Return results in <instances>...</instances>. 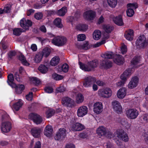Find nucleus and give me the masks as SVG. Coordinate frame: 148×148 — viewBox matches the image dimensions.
<instances>
[{"mask_svg": "<svg viewBox=\"0 0 148 148\" xmlns=\"http://www.w3.org/2000/svg\"><path fill=\"white\" fill-rule=\"evenodd\" d=\"M28 109L30 111H34L35 110L36 108L34 104H32L30 106L28 107Z\"/></svg>", "mask_w": 148, "mask_h": 148, "instance_id": "obj_64", "label": "nucleus"}, {"mask_svg": "<svg viewBox=\"0 0 148 148\" xmlns=\"http://www.w3.org/2000/svg\"><path fill=\"white\" fill-rule=\"evenodd\" d=\"M23 103L21 99L14 103L12 106L13 108L16 111H18L22 106Z\"/></svg>", "mask_w": 148, "mask_h": 148, "instance_id": "obj_33", "label": "nucleus"}, {"mask_svg": "<svg viewBox=\"0 0 148 148\" xmlns=\"http://www.w3.org/2000/svg\"><path fill=\"white\" fill-rule=\"evenodd\" d=\"M103 29L107 33H110L114 29V28L113 26L109 25H104L103 26Z\"/></svg>", "mask_w": 148, "mask_h": 148, "instance_id": "obj_41", "label": "nucleus"}, {"mask_svg": "<svg viewBox=\"0 0 148 148\" xmlns=\"http://www.w3.org/2000/svg\"><path fill=\"white\" fill-rule=\"evenodd\" d=\"M53 131L52 126L50 125H47L45 128L44 131V134L47 136H50L52 134Z\"/></svg>", "mask_w": 148, "mask_h": 148, "instance_id": "obj_26", "label": "nucleus"}, {"mask_svg": "<svg viewBox=\"0 0 148 148\" xmlns=\"http://www.w3.org/2000/svg\"><path fill=\"white\" fill-rule=\"evenodd\" d=\"M131 73V70L130 69L126 70L120 76V78L122 80L126 81L127 77L130 75Z\"/></svg>", "mask_w": 148, "mask_h": 148, "instance_id": "obj_27", "label": "nucleus"}, {"mask_svg": "<svg viewBox=\"0 0 148 148\" xmlns=\"http://www.w3.org/2000/svg\"><path fill=\"white\" fill-rule=\"evenodd\" d=\"M98 93L101 96L105 98H108L111 96L112 91L110 88H106L99 90Z\"/></svg>", "mask_w": 148, "mask_h": 148, "instance_id": "obj_9", "label": "nucleus"}, {"mask_svg": "<svg viewBox=\"0 0 148 148\" xmlns=\"http://www.w3.org/2000/svg\"><path fill=\"white\" fill-rule=\"evenodd\" d=\"M60 58L58 56H56L53 58L51 60L50 64L53 66H56L58 65L59 62Z\"/></svg>", "mask_w": 148, "mask_h": 148, "instance_id": "obj_34", "label": "nucleus"}, {"mask_svg": "<svg viewBox=\"0 0 148 148\" xmlns=\"http://www.w3.org/2000/svg\"><path fill=\"white\" fill-rule=\"evenodd\" d=\"M88 27L87 24H79L76 26V28L77 30L83 32L87 31Z\"/></svg>", "mask_w": 148, "mask_h": 148, "instance_id": "obj_29", "label": "nucleus"}, {"mask_svg": "<svg viewBox=\"0 0 148 148\" xmlns=\"http://www.w3.org/2000/svg\"><path fill=\"white\" fill-rule=\"evenodd\" d=\"M96 133L99 137L105 136L107 133L106 128L103 126L99 127L96 130Z\"/></svg>", "mask_w": 148, "mask_h": 148, "instance_id": "obj_24", "label": "nucleus"}, {"mask_svg": "<svg viewBox=\"0 0 148 148\" xmlns=\"http://www.w3.org/2000/svg\"><path fill=\"white\" fill-rule=\"evenodd\" d=\"M121 53L123 54L126 53L127 52V46L124 45L122 46L121 49Z\"/></svg>", "mask_w": 148, "mask_h": 148, "instance_id": "obj_61", "label": "nucleus"}, {"mask_svg": "<svg viewBox=\"0 0 148 148\" xmlns=\"http://www.w3.org/2000/svg\"><path fill=\"white\" fill-rule=\"evenodd\" d=\"M126 88L125 87L120 89L118 91L117 94L118 97L120 99H123L126 95Z\"/></svg>", "mask_w": 148, "mask_h": 148, "instance_id": "obj_25", "label": "nucleus"}, {"mask_svg": "<svg viewBox=\"0 0 148 148\" xmlns=\"http://www.w3.org/2000/svg\"><path fill=\"white\" fill-rule=\"evenodd\" d=\"M16 53L14 51H11L8 54V57L9 58L11 59L12 57L16 55Z\"/></svg>", "mask_w": 148, "mask_h": 148, "instance_id": "obj_62", "label": "nucleus"}, {"mask_svg": "<svg viewBox=\"0 0 148 148\" xmlns=\"http://www.w3.org/2000/svg\"><path fill=\"white\" fill-rule=\"evenodd\" d=\"M11 128V123L9 122H5L2 123L1 126V130L3 132L7 133L9 132Z\"/></svg>", "mask_w": 148, "mask_h": 148, "instance_id": "obj_14", "label": "nucleus"}, {"mask_svg": "<svg viewBox=\"0 0 148 148\" xmlns=\"http://www.w3.org/2000/svg\"><path fill=\"white\" fill-rule=\"evenodd\" d=\"M112 105L114 110L117 113L121 112H122V107L120 103L118 101H113L112 103Z\"/></svg>", "mask_w": 148, "mask_h": 148, "instance_id": "obj_21", "label": "nucleus"}, {"mask_svg": "<svg viewBox=\"0 0 148 148\" xmlns=\"http://www.w3.org/2000/svg\"><path fill=\"white\" fill-rule=\"evenodd\" d=\"M29 116L32 119L34 122L37 124H40L42 121V119L39 115L34 113L30 114Z\"/></svg>", "mask_w": 148, "mask_h": 148, "instance_id": "obj_13", "label": "nucleus"}, {"mask_svg": "<svg viewBox=\"0 0 148 148\" xmlns=\"http://www.w3.org/2000/svg\"><path fill=\"white\" fill-rule=\"evenodd\" d=\"M54 25L58 28H61L63 26L62 23V20L59 18H57L53 21Z\"/></svg>", "mask_w": 148, "mask_h": 148, "instance_id": "obj_39", "label": "nucleus"}, {"mask_svg": "<svg viewBox=\"0 0 148 148\" xmlns=\"http://www.w3.org/2000/svg\"><path fill=\"white\" fill-rule=\"evenodd\" d=\"M43 56L41 53H38L35 56L34 58V61L36 63H39L42 60Z\"/></svg>", "mask_w": 148, "mask_h": 148, "instance_id": "obj_46", "label": "nucleus"}, {"mask_svg": "<svg viewBox=\"0 0 148 148\" xmlns=\"http://www.w3.org/2000/svg\"><path fill=\"white\" fill-rule=\"evenodd\" d=\"M25 30L20 28H14L13 30V34L16 36H19L22 32H25Z\"/></svg>", "mask_w": 148, "mask_h": 148, "instance_id": "obj_42", "label": "nucleus"}, {"mask_svg": "<svg viewBox=\"0 0 148 148\" xmlns=\"http://www.w3.org/2000/svg\"><path fill=\"white\" fill-rule=\"evenodd\" d=\"M62 103L64 106L71 108L74 107L75 105V101L67 97H64L62 98Z\"/></svg>", "mask_w": 148, "mask_h": 148, "instance_id": "obj_5", "label": "nucleus"}, {"mask_svg": "<svg viewBox=\"0 0 148 148\" xmlns=\"http://www.w3.org/2000/svg\"><path fill=\"white\" fill-rule=\"evenodd\" d=\"M127 8H131L133 9H136L138 8V5L136 3H129L127 5Z\"/></svg>", "mask_w": 148, "mask_h": 148, "instance_id": "obj_50", "label": "nucleus"}, {"mask_svg": "<svg viewBox=\"0 0 148 148\" xmlns=\"http://www.w3.org/2000/svg\"><path fill=\"white\" fill-rule=\"evenodd\" d=\"M106 43L105 40H102L100 42H98L96 43V44L94 45V47H98L101 45L105 44Z\"/></svg>", "mask_w": 148, "mask_h": 148, "instance_id": "obj_60", "label": "nucleus"}, {"mask_svg": "<svg viewBox=\"0 0 148 148\" xmlns=\"http://www.w3.org/2000/svg\"><path fill=\"white\" fill-rule=\"evenodd\" d=\"M140 60V57L139 56H135L131 61V63L132 65H133L134 67H138V66L136 65L139 63Z\"/></svg>", "mask_w": 148, "mask_h": 148, "instance_id": "obj_31", "label": "nucleus"}, {"mask_svg": "<svg viewBox=\"0 0 148 148\" xmlns=\"http://www.w3.org/2000/svg\"><path fill=\"white\" fill-rule=\"evenodd\" d=\"M73 131H79L85 129V126L79 123H75L73 124L71 127Z\"/></svg>", "mask_w": 148, "mask_h": 148, "instance_id": "obj_17", "label": "nucleus"}, {"mask_svg": "<svg viewBox=\"0 0 148 148\" xmlns=\"http://www.w3.org/2000/svg\"><path fill=\"white\" fill-rule=\"evenodd\" d=\"M41 132V129L38 127L32 128L31 130V133L32 136L35 138H39Z\"/></svg>", "mask_w": 148, "mask_h": 148, "instance_id": "obj_16", "label": "nucleus"}, {"mask_svg": "<svg viewBox=\"0 0 148 148\" xmlns=\"http://www.w3.org/2000/svg\"><path fill=\"white\" fill-rule=\"evenodd\" d=\"M113 61L115 63L120 65L123 64L125 62V59L121 55L118 54L114 57Z\"/></svg>", "mask_w": 148, "mask_h": 148, "instance_id": "obj_20", "label": "nucleus"}, {"mask_svg": "<svg viewBox=\"0 0 148 148\" xmlns=\"http://www.w3.org/2000/svg\"><path fill=\"white\" fill-rule=\"evenodd\" d=\"M82 48L84 50H87L89 49L90 47L88 42H86L84 44L82 47Z\"/></svg>", "mask_w": 148, "mask_h": 148, "instance_id": "obj_57", "label": "nucleus"}, {"mask_svg": "<svg viewBox=\"0 0 148 148\" xmlns=\"http://www.w3.org/2000/svg\"><path fill=\"white\" fill-rule=\"evenodd\" d=\"M112 62L111 61L107 60H102L100 63L101 67L105 69H108L112 66Z\"/></svg>", "mask_w": 148, "mask_h": 148, "instance_id": "obj_18", "label": "nucleus"}, {"mask_svg": "<svg viewBox=\"0 0 148 148\" xmlns=\"http://www.w3.org/2000/svg\"><path fill=\"white\" fill-rule=\"evenodd\" d=\"M12 88H15V91L17 94H21L24 90L25 86L21 84L18 85L16 84V86L12 87Z\"/></svg>", "mask_w": 148, "mask_h": 148, "instance_id": "obj_28", "label": "nucleus"}, {"mask_svg": "<svg viewBox=\"0 0 148 148\" xmlns=\"http://www.w3.org/2000/svg\"><path fill=\"white\" fill-rule=\"evenodd\" d=\"M55 112V110L52 108H49L46 112V117L47 118H49L53 116Z\"/></svg>", "mask_w": 148, "mask_h": 148, "instance_id": "obj_36", "label": "nucleus"}, {"mask_svg": "<svg viewBox=\"0 0 148 148\" xmlns=\"http://www.w3.org/2000/svg\"><path fill=\"white\" fill-rule=\"evenodd\" d=\"M51 52V49L48 47H46L43 49L42 52L41 53L42 54L43 56L47 58Z\"/></svg>", "mask_w": 148, "mask_h": 148, "instance_id": "obj_40", "label": "nucleus"}, {"mask_svg": "<svg viewBox=\"0 0 148 148\" xmlns=\"http://www.w3.org/2000/svg\"><path fill=\"white\" fill-rule=\"evenodd\" d=\"M96 12L92 10H89L84 12L83 14L84 18L88 21L93 20L96 16Z\"/></svg>", "mask_w": 148, "mask_h": 148, "instance_id": "obj_11", "label": "nucleus"}, {"mask_svg": "<svg viewBox=\"0 0 148 148\" xmlns=\"http://www.w3.org/2000/svg\"><path fill=\"white\" fill-rule=\"evenodd\" d=\"M79 136L82 139L87 138L88 137V134L86 132H83L79 134Z\"/></svg>", "mask_w": 148, "mask_h": 148, "instance_id": "obj_51", "label": "nucleus"}, {"mask_svg": "<svg viewBox=\"0 0 148 148\" xmlns=\"http://www.w3.org/2000/svg\"><path fill=\"white\" fill-rule=\"evenodd\" d=\"M67 11V8L66 7H62L61 9L58 10L57 14L60 16H64Z\"/></svg>", "mask_w": 148, "mask_h": 148, "instance_id": "obj_37", "label": "nucleus"}, {"mask_svg": "<svg viewBox=\"0 0 148 148\" xmlns=\"http://www.w3.org/2000/svg\"><path fill=\"white\" fill-rule=\"evenodd\" d=\"M104 58L106 59H112L115 57V55L113 52L111 51H108L106 52L104 55Z\"/></svg>", "mask_w": 148, "mask_h": 148, "instance_id": "obj_43", "label": "nucleus"}, {"mask_svg": "<svg viewBox=\"0 0 148 148\" xmlns=\"http://www.w3.org/2000/svg\"><path fill=\"white\" fill-rule=\"evenodd\" d=\"M103 105L101 102H97L94 105L93 111L97 114H100L102 111Z\"/></svg>", "mask_w": 148, "mask_h": 148, "instance_id": "obj_19", "label": "nucleus"}, {"mask_svg": "<svg viewBox=\"0 0 148 148\" xmlns=\"http://www.w3.org/2000/svg\"><path fill=\"white\" fill-rule=\"evenodd\" d=\"M126 13L127 16L131 17L134 15V9L131 8H128L126 11Z\"/></svg>", "mask_w": 148, "mask_h": 148, "instance_id": "obj_48", "label": "nucleus"}, {"mask_svg": "<svg viewBox=\"0 0 148 148\" xmlns=\"http://www.w3.org/2000/svg\"><path fill=\"white\" fill-rule=\"evenodd\" d=\"M69 65L66 63L63 64L61 67V69L62 71L64 73H66L69 70Z\"/></svg>", "mask_w": 148, "mask_h": 148, "instance_id": "obj_49", "label": "nucleus"}, {"mask_svg": "<svg viewBox=\"0 0 148 148\" xmlns=\"http://www.w3.org/2000/svg\"><path fill=\"white\" fill-rule=\"evenodd\" d=\"M80 68L85 71H90L93 70L98 65V61L96 60H93L88 62L86 64H84L80 62H79Z\"/></svg>", "mask_w": 148, "mask_h": 148, "instance_id": "obj_1", "label": "nucleus"}, {"mask_svg": "<svg viewBox=\"0 0 148 148\" xmlns=\"http://www.w3.org/2000/svg\"><path fill=\"white\" fill-rule=\"evenodd\" d=\"M66 135V130L63 128H60L56 133L54 138L56 140H59L65 138Z\"/></svg>", "mask_w": 148, "mask_h": 148, "instance_id": "obj_12", "label": "nucleus"}, {"mask_svg": "<svg viewBox=\"0 0 148 148\" xmlns=\"http://www.w3.org/2000/svg\"><path fill=\"white\" fill-rule=\"evenodd\" d=\"M32 21L30 20H27V21L25 18H23L20 21V25L21 27L25 30L29 29V27L32 25Z\"/></svg>", "mask_w": 148, "mask_h": 148, "instance_id": "obj_10", "label": "nucleus"}, {"mask_svg": "<svg viewBox=\"0 0 148 148\" xmlns=\"http://www.w3.org/2000/svg\"><path fill=\"white\" fill-rule=\"evenodd\" d=\"M18 59L24 65H27L29 64L25 56L22 53L18 56Z\"/></svg>", "mask_w": 148, "mask_h": 148, "instance_id": "obj_32", "label": "nucleus"}, {"mask_svg": "<svg viewBox=\"0 0 148 148\" xmlns=\"http://www.w3.org/2000/svg\"><path fill=\"white\" fill-rule=\"evenodd\" d=\"M66 89L63 86H60L59 87L56 89V92L57 93L62 92L64 91Z\"/></svg>", "mask_w": 148, "mask_h": 148, "instance_id": "obj_55", "label": "nucleus"}, {"mask_svg": "<svg viewBox=\"0 0 148 148\" xmlns=\"http://www.w3.org/2000/svg\"><path fill=\"white\" fill-rule=\"evenodd\" d=\"M76 99L77 103H80L83 101L84 97L81 93H79L77 95Z\"/></svg>", "mask_w": 148, "mask_h": 148, "instance_id": "obj_44", "label": "nucleus"}, {"mask_svg": "<svg viewBox=\"0 0 148 148\" xmlns=\"http://www.w3.org/2000/svg\"><path fill=\"white\" fill-rule=\"evenodd\" d=\"M138 79L137 76L133 77L128 85V87L130 89L135 87L138 85Z\"/></svg>", "mask_w": 148, "mask_h": 148, "instance_id": "obj_23", "label": "nucleus"}, {"mask_svg": "<svg viewBox=\"0 0 148 148\" xmlns=\"http://www.w3.org/2000/svg\"><path fill=\"white\" fill-rule=\"evenodd\" d=\"M134 36V32L133 30L129 29L126 31L125 33L124 36L126 39L131 41L133 40Z\"/></svg>", "mask_w": 148, "mask_h": 148, "instance_id": "obj_22", "label": "nucleus"}, {"mask_svg": "<svg viewBox=\"0 0 148 148\" xmlns=\"http://www.w3.org/2000/svg\"><path fill=\"white\" fill-rule=\"evenodd\" d=\"M137 48L144 49L148 45V40H147L145 36L141 35L138 37L136 42Z\"/></svg>", "mask_w": 148, "mask_h": 148, "instance_id": "obj_2", "label": "nucleus"}, {"mask_svg": "<svg viewBox=\"0 0 148 148\" xmlns=\"http://www.w3.org/2000/svg\"><path fill=\"white\" fill-rule=\"evenodd\" d=\"M88 111V108L86 106H81L77 110V115L79 117H82L87 113Z\"/></svg>", "mask_w": 148, "mask_h": 148, "instance_id": "obj_15", "label": "nucleus"}, {"mask_svg": "<svg viewBox=\"0 0 148 148\" xmlns=\"http://www.w3.org/2000/svg\"><path fill=\"white\" fill-rule=\"evenodd\" d=\"M11 6L9 5H6L5 6L4 8V12L8 13L10 12L11 10Z\"/></svg>", "mask_w": 148, "mask_h": 148, "instance_id": "obj_54", "label": "nucleus"}, {"mask_svg": "<svg viewBox=\"0 0 148 148\" xmlns=\"http://www.w3.org/2000/svg\"><path fill=\"white\" fill-rule=\"evenodd\" d=\"M109 5L112 8H114L117 5L118 0H107Z\"/></svg>", "mask_w": 148, "mask_h": 148, "instance_id": "obj_45", "label": "nucleus"}, {"mask_svg": "<svg viewBox=\"0 0 148 148\" xmlns=\"http://www.w3.org/2000/svg\"><path fill=\"white\" fill-rule=\"evenodd\" d=\"M31 80L34 82L36 86H37L40 83V80L36 77H32L31 78Z\"/></svg>", "mask_w": 148, "mask_h": 148, "instance_id": "obj_53", "label": "nucleus"}, {"mask_svg": "<svg viewBox=\"0 0 148 148\" xmlns=\"http://www.w3.org/2000/svg\"><path fill=\"white\" fill-rule=\"evenodd\" d=\"M35 18L38 20H39L42 18L43 14L41 12H38L36 13L34 15Z\"/></svg>", "mask_w": 148, "mask_h": 148, "instance_id": "obj_56", "label": "nucleus"}, {"mask_svg": "<svg viewBox=\"0 0 148 148\" xmlns=\"http://www.w3.org/2000/svg\"><path fill=\"white\" fill-rule=\"evenodd\" d=\"M86 35L83 34H79L77 37V40L78 41H83L86 39Z\"/></svg>", "mask_w": 148, "mask_h": 148, "instance_id": "obj_52", "label": "nucleus"}, {"mask_svg": "<svg viewBox=\"0 0 148 148\" xmlns=\"http://www.w3.org/2000/svg\"><path fill=\"white\" fill-rule=\"evenodd\" d=\"M64 148H75V146L73 144L69 143L65 145Z\"/></svg>", "mask_w": 148, "mask_h": 148, "instance_id": "obj_63", "label": "nucleus"}, {"mask_svg": "<svg viewBox=\"0 0 148 148\" xmlns=\"http://www.w3.org/2000/svg\"><path fill=\"white\" fill-rule=\"evenodd\" d=\"M45 91L46 92L50 93L53 91V89L50 86H47L45 88Z\"/></svg>", "mask_w": 148, "mask_h": 148, "instance_id": "obj_59", "label": "nucleus"}, {"mask_svg": "<svg viewBox=\"0 0 148 148\" xmlns=\"http://www.w3.org/2000/svg\"><path fill=\"white\" fill-rule=\"evenodd\" d=\"M96 82V79L95 77L88 76L84 79L83 82V85L85 88L90 87Z\"/></svg>", "mask_w": 148, "mask_h": 148, "instance_id": "obj_6", "label": "nucleus"}, {"mask_svg": "<svg viewBox=\"0 0 148 148\" xmlns=\"http://www.w3.org/2000/svg\"><path fill=\"white\" fill-rule=\"evenodd\" d=\"M114 23L119 26H122L124 25L123 19L121 16H116L113 19Z\"/></svg>", "mask_w": 148, "mask_h": 148, "instance_id": "obj_30", "label": "nucleus"}, {"mask_svg": "<svg viewBox=\"0 0 148 148\" xmlns=\"http://www.w3.org/2000/svg\"><path fill=\"white\" fill-rule=\"evenodd\" d=\"M38 70L41 73L45 74L47 72L48 69L45 65L41 64L38 68Z\"/></svg>", "mask_w": 148, "mask_h": 148, "instance_id": "obj_35", "label": "nucleus"}, {"mask_svg": "<svg viewBox=\"0 0 148 148\" xmlns=\"http://www.w3.org/2000/svg\"><path fill=\"white\" fill-rule=\"evenodd\" d=\"M127 118L131 119H136L138 115V111L136 109H130L126 111Z\"/></svg>", "mask_w": 148, "mask_h": 148, "instance_id": "obj_7", "label": "nucleus"}, {"mask_svg": "<svg viewBox=\"0 0 148 148\" xmlns=\"http://www.w3.org/2000/svg\"><path fill=\"white\" fill-rule=\"evenodd\" d=\"M101 36V32L99 30H95L94 31L93 34V38L96 40L99 39Z\"/></svg>", "mask_w": 148, "mask_h": 148, "instance_id": "obj_38", "label": "nucleus"}, {"mask_svg": "<svg viewBox=\"0 0 148 148\" xmlns=\"http://www.w3.org/2000/svg\"><path fill=\"white\" fill-rule=\"evenodd\" d=\"M7 82L8 84L12 88L16 86V83H14V78L18 82L21 81V79L18 73L16 72L14 74V76L12 73L10 74L8 76Z\"/></svg>", "mask_w": 148, "mask_h": 148, "instance_id": "obj_3", "label": "nucleus"}, {"mask_svg": "<svg viewBox=\"0 0 148 148\" xmlns=\"http://www.w3.org/2000/svg\"><path fill=\"white\" fill-rule=\"evenodd\" d=\"M53 78L56 80H60L62 79L63 78V77L57 73L53 74L52 75Z\"/></svg>", "mask_w": 148, "mask_h": 148, "instance_id": "obj_47", "label": "nucleus"}, {"mask_svg": "<svg viewBox=\"0 0 148 148\" xmlns=\"http://www.w3.org/2000/svg\"><path fill=\"white\" fill-rule=\"evenodd\" d=\"M26 98L27 100L32 101L33 99V93L32 92H29L26 95Z\"/></svg>", "mask_w": 148, "mask_h": 148, "instance_id": "obj_58", "label": "nucleus"}, {"mask_svg": "<svg viewBox=\"0 0 148 148\" xmlns=\"http://www.w3.org/2000/svg\"><path fill=\"white\" fill-rule=\"evenodd\" d=\"M66 37L58 36L53 38L51 40V42L54 45L60 47L64 45L66 43Z\"/></svg>", "mask_w": 148, "mask_h": 148, "instance_id": "obj_4", "label": "nucleus"}, {"mask_svg": "<svg viewBox=\"0 0 148 148\" xmlns=\"http://www.w3.org/2000/svg\"><path fill=\"white\" fill-rule=\"evenodd\" d=\"M117 136L120 140L127 142L129 140V138L127 134L123 130H119L116 131Z\"/></svg>", "mask_w": 148, "mask_h": 148, "instance_id": "obj_8", "label": "nucleus"}]
</instances>
